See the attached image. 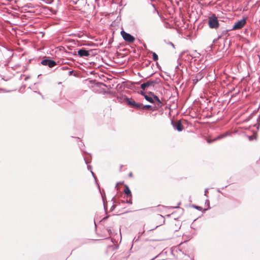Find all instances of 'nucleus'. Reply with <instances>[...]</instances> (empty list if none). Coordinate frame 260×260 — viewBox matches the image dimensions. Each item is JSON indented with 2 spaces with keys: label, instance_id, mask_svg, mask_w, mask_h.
Returning a JSON list of instances; mask_svg holds the SVG:
<instances>
[{
  "label": "nucleus",
  "instance_id": "nucleus-1",
  "mask_svg": "<svg viewBox=\"0 0 260 260\" xmlns=\"http://www.w3.org/2000/svg\"><path fill=\"white\" fill-rule=\"evenodd\" d=\"M208 25L210 28L217 29L219 27V24L215 14H212L211 16L209 17Z\"/></svg>",
  "mask_w": 260,
  "mask_h": 260
},
{
  "label": "nucleus",
  "instance_id": "nucleus-2",
  "mask_svg": "<svg viewBox=\"0 0 260 260\" xmlns=\"http://www.w3.org/2000/svg\"><path fill=\"white\" fill-rule=\"evenodd\" d=\"M121 35L123 38V39L126 42L128 43H133L135 41V38L130 35L124 31V30H122L121 31Z\"/></svg>",
  "mask_w": 260,
  "mask_h": 260
},
{
  "label": "nucleus",
  "instance_id": "nucleus-3",
  "mask_svg": "<svg viewBox=\"0 0 260 260\" xmlns=\"http://www.w3.org/2000/svg\"><path fill=\"white\" fill-rule=\"evenodd\" d=\"M127 102L130 106L138 110L141 109L142 107V104L137 103L133 99H127Z\"/></svg>",
  "mask_w": 260,
  "mask_h": 260
},
{
  "label": "nucleus",
  "instance_id": "nucleus-4",
  "mask_svg": "<svg viewBox=\"0 0 260 260\" xmlns=\"http://www.w3.org/2000/svg\"><path fill=\"white\" fill-rule=\"evenodd\" d=\"M246 23L245 19H241L235 23L233 26V29H238L242 28Z\"/></svg>",
  "mask_w": 260,
  "mask_h": 260
},
{
  "label": "nucleus",
  "instance_id": "nucleus-5",
  "mask_svg": "<svg viewBox=\"0 0 260 260\" xmlns=\"http://www.w3.org/2000/svg\"><path fill=\"white\" fill-rule=\"evenodd\" d=\"M155 84V82L152 81H148L146 82L143 83L141 85V88L143 90H145L147 88L153 86Z\"/></svg>",
  "mask_w": 260,
  "mask_h": 260
},
{
  "label": "nucleus",
  "instance_id": "nucleus-6",
  "mask_svg": "<svg viewBox=\"0 0 260 260\" xmlns=\"http://www.w3.org/2000/svg\"><path fill=\"white\" fill-rule=\"evenodd\" d=\"M78 54L81 57H87L89 55V53L88 51L82 49L78 51Z\"/></svg>",
  "mask_w": 260,
  "mask_h": 260
},
{
  "label": "nucleus",
  "instance_id": "nucleus-7",
  "mask_svg": "<svg viewBox=\"0 0 260 260\" xmlns=\"http://www.w3.org/2000/svg\"><path fill=\"white\" fill-rule=\"evenodd\" d=\"M174 127L179 132H181L183 129V126L182 125L180 121H178L173 124Z\"/></svg>",
  "mask_w": 260,
  "mask_h": 260
},
{
  "label": "nucleus",
  "instance_id": "nucleus-8",
  "mask_svg": "<svg viewBox=\"0 0 260 260\" xmlns=\"http://www.w3.org/2000/svg\"><path fill=\"white\" fill-rule=\"evenodd\" d=\"M124 192L125 194H126L127 197H132L131 191L127 185L125 186Z\"/></svg>",
  "mask_w": 260,
  "mask_h": 260
},
{
  "label": "nucleus",
  "instance_id": "nucleus-9",
  "mask_svg": "<svg viewBox=\"0 0 260 260\" xmlns=\"http://www.w3.org/2000/svg\"><path fill=\"white\" fill-rule=\"evenodd\" d=\"M153 96L154 99L157 102V106L158 107H161L162 106V103L161 102V101H160V100L159 99V98L157 96H156L154 94H153Z\"/></svg>",
  "mask_w": 260,
  "mask_h": 260
},
{
  "label": "nucleus",
  "instance_id": "nucleus-10",
  "mask_svg": "<svg viewBox=\"0 0 260 260\" xmlns=\"http://www.w3.org/2000/svg\"><path fill=\"white\" fill-rule=\"evenodd\" d=\"M56 64V63L54 61L48 59L47 66L49 67L52 68L54 66H55Z\"/></svg>",
  "mask_w": 260,
  "mask_h": 260
},
{
  "label": "nucleus",
  "instance_id": "nucleus-11",
  "mask_svg": "<svg viewBox=\"0 0 260 260\" xmlns=\"http://www.w3.org/2000/svg\"><path fill=\"white\" fill-rule=\"evenodd\" d=\"M145 98L147 101H149V102L154 103V100L152 99V98L146 95H145Z\"/></svg>",
  "mask_w": 260,
  "mask_h": 260
},
{
  "label": "nucleus",
  "instance_id": "nucleus-12",
  "mask_svg": "<svg viewBox=\"0 0 260 260\" xmlns=\"http://www.w3.org/2000/svg\"><path fill=\"white\" fill-rule=\"evenodd\" d=\"M151 53L152 54L153 59L154 61L157 60L158 59L157 55L155 52H151Z\"/></svg>",
  "mask_w": 260,
  "mask_h": 260
},
{
  "label": "nucleus",
  "instance_id": "nucleus-13",
  "mask_svg": "<svg viewBox=\"0 0 260 260\" xmlns=\"http://www.w3.org/2000/svg\"><path fill=\"white\" fill-rule=\"evenodd\" d=\"M141 109H147V110H152V107L150 105H145V106H143L142 105V107L141 108Z\"/></svg>",
  "mask_w": 260,
  "mask_h": 260
},
{
  "label": "nucleus",
  "instance_id": "nucleus-14",
  "mask_svg": "<svg viewBox=\"0 0 260 260\" xmlns=\"http://www.w3.org/2000/svg\"><path fill=\"white\" fill-rule=\"evenodd\" d=\"M48 59H44L41 61V63L44 66L48 65Z\"/></svg>",
  "mask_w": 260,
  "mask_h": 260
},
{
  "label": "nucleus",
  "instance_id": "nucleus-15",
  "mask_svg": "<svg viewBox=\"0 0 260 260\" xmlns=\"http://www.w3.org/2000/svg\"><path fill=\"white\" fill-rule=\"evenodd\" d=\"M133 174L132 172H130L129 174H128V176L129 177H133Z\"/></svg>",
  "mask_w": 260,
  "mask_h": 260
},
{
  "label": "nucleus",
  "instance_id": "nucleus-16",
  "mask_svg": "<svg viewBox=\"0 0 260 260\" xmlns=\"http://www.w3.org/2000/svg\"><path fill=\"white\" fill-rule=\"evenodd\" d=\"M141 94H142V95H144V96H145V95H146L145 94V92H143V91H142V92H141Z\"/></svg>",
  "mask_w": 260,
  "mask_h": 260
},
{
  "label": "nucleus",
  "instance_id": "nucleus-17",
  "mask_svg": "<svg viewBox=\"0 0 260 260\" xmlns=\"http://www.w3.org/2000/svg\"><path fill=\"white\" fill-rule=\"evenodd\" d=\"M158 207V208H165V207L163 206H159Z\"/></svg>",
  "mask_w": 260,
  "mask_h": 260
}]
</instances>
